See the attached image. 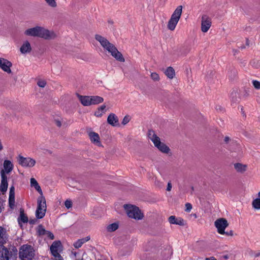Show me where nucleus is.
<instances>
[{
	"label": "nucleus",
	"mask_w": 260,
	"mask_h": 260,
	"mask_svg": "<svg viewBox=\"0 0 260 260\" xmlns=\"http://www.w3.org/2000/svg\"><path fill=\"white\" fill-rule=\"evenodd\" d=\"M37 203L38 212L41 208H46V200L44 197L42 196L39 198L38 199Z\"/></svg>",
	"instance_id": "obj_22"
},
{
	"label": "nucleus",
	"mask_w": 260,
	"mask_h": 260,
	"mask_svg": "<svg viewBox=\"0 0 260 260\" xmlns=\"http://www.w3.org/2000/svg\"><path fill=\"white\" fill-rule=\"evenodd\" d=\"M64 206L68 209L70 208L72 206V201L69 200H67L64 202Z\"/></svg>",
	"instance_id": "obj_38"
},
{
	"label": "nucleus",
	"mask_w": 260,
	"mask_h": 260,
	"mask_svg": "<svg viewBox=\"0 0 260 260\" xmlns=\"http://www.w3.org/2000/svg\"><path fill=\"white\" fill-rule=\"evenodd\" d=\"M25 34L27 36L39 37L45 39H52L55 36L53 32H50L48 30L40 26L35 27L26 30Z\"/></svg>",
	"instance_id": "obj_2"
},
{
	"label": "nucleus",
	"mask_w": 260,
	"mask_h": 260,
	"mask_svg": "<svg viewBox=\"0 0 260 260\" xmlns=\"http://www.w3.org/2000/svg\"><path fill=\"white\" fill-rule=\"evenodd\" d=\"M46 230L43 228V226L42 225H40L38 226V233L40 235H46L47 233Z\"/></svg>",
	"instance_id": "obj_33"
},
{
	"label": "nucleus",
	"mask_w": 260,
	"mask_h": 260,
	"mask_svg": "<svg viewBox=\"0 0 260 260\" xmlns=\"http://www.w3.org/2000/svg\"><path fill=\"white\" fill-rule=\"evenodd\" d=\"M89 136L90 137L91 141L94 144H96L98 146H100L101 145V142L100 141V137L98 133L95 132H90L89 133Z\"/></svg>",
	"instance_id": "obj_18"
},
{
	"label": "nucleus",
	"mask_w": 260,
	"mask_h": 260,
	"mask_svg": "<svg viewBox=\"0 0 260 260\" xmlns=\"http://www.w3.org/2000/svg\"><path fill=\"white\" fill-rule=\"evenodd\" d=\"M254 256L255 257H259L260 256V251L255 253L254 254Z\"/></svg>",
	"instance_id": "obj_54"
},
{
	"label": "nucleus",
	"mask_w": 260,
	"mask_h": 260,
	"mask_svg": "<svg viewBox=\"0 0 260 260\" xmlns=\"http://www.w3.org/2000/svg\"><path fill=\"white\" fill-rule=\"evenodd\" d=\"M214 224L217 229L218 233L220 234H224L225 233L224 230L228 226L229 223L226 219L222 218L217 219L215 221Z\"/></svg>",
	"instance_id": "obj_7"
},
{
	"label": "nucleus",
	"mask_w": 260,
	"mask_h": 260,
	"mask_svg": "<svg viewBox=\"0 0 260 260\" xmlns=\"http://www.w3.org/2000/svg\"><path fill=\"white\" fill-rule=\"evenodd\" d=\"M171 188H172V184H171V182H169L168 183L167 190L170 191L171 190Z\"/></svg>",
	"instance_id": "obj_48"
},
{
	"label": "nucleus",
	"mask_w": 260,
	"mask_h": 260,
	"mask_svg": "<svg viewBox=\"0 0 260 260\" xmlns=\"http://www.w3.org/2000/svg\"><path fill=\"white\" fill-rule=\"evenodd\" d=\"M107 122L112 126H116L118 125V118L115 114L111 113L108 117Z\"/></svg>",
	"instance_id": "obj_16"
},
{
	"label": "nucleus",
	"mask_w": 260,
	"mask_h": 260,
	"mask_svg": "<svg viewBox=\"0 0 260 260\" xmlns=\"http://www.w3.org/2000/svg\"><path fill=\"white\" fill-rule=\"evenodd\" d=\"M12 63L6 59L0 58V68L5 72L8 73H11V67Z\"/></svg>",
	"instance_id": "obj_12"
},
{
	"label": "nucleus",
	"mask_w": 260,
	"mask_h": 260,
	"mask_svg": "<svg viewBox=\"0 0 260 260\" xmlns=\"http://www.w3.org/2000/svg\"><path fill=\"white\" fill-rule=\"evenodd\" d=\"M37 84L41 87H44L46 84V82L44 80H40L38 82Z\"/></svg>",
	"instance_id": "obj_39"
},
{
	"label": "nucleus",
	"mask_w": 260,
	"mask_h": 260,
	"mask_svg": "<svg viewBox=\"0 0 260 260\" xmlns=\"http://www.w3.org/2000/svg\"><path fill=\"white\" fill-rule=\"evenodd\" d=\"M3 203H4V202L0 198V212H1L2 211V210L4 209Z\"/></svg>",
	"instance_id": "obj_46"
},
{
	"label": "nucleus",
	"mask_w": 260,
	"mask_h": 260,
	"mask_svg": "<svg viewBox=\"0 0 260 260\" xmlns=\"http://www.w3.org/2000/svg\"><path fill=\"white\" fill-rule=\"evenodd\" d=\"M89 239H90V238L89 237H87L84 238H82V239H80L78 240L80 241V243H81L82 245H83L86 242L88 241Z\"/></svg>",
	"instance_id": "obj_43"
},
{
	"label": "nucleus",
	"mask_w": 260,
	"mask_h": 260,
	"mask_svg": "<svg viewBox=\"0 0 260 260\" xmlns=\"http://www.w3.org/2000/svg\"><path fill=\"white\" fill-rule=\"evenodd\" d=\"M15 196V187L12 186L10 188L9 196Z\"/></svg>",
	"instance_id": "obj_41"
},
{
	"label": "nucleus",
	"mask_w": 260,
	"mask_h": 260,
	"mask_svg": "<svg viewBox=\"0 0 260 260\" xmlns=\"http://www.w3.org/2000/svg\"><path fill=\"white\" fill-rule=\"evenodd\" d=\"M74 255H75V256H76V252L74 253Z\"/></svg>",
	"instance_id": "obj_61"
},
{
	"label": "nucleus",
	"mask_w": 260,
	"mask_h": 260,
	"mask_svg": "<svg viewBox=\"0 0 260 260\" xmlns=\"http://www.w3.org/2000/svg\"><path fill=\"white\" fill-rule=\"evenodd\" d=\"M30 184L31 186H34L35 189L41 194H42V191L41 187L39 186L37 180L35 178L30 179Z\"/></svg>",
	"instance_id": "obj_25"
},
{
	"label": "nucleus",
	"mask_w": 260,
	"mask_h": 260,
	"mask_svg": "<svg viewBox=\"0 0 260 260\" xmlns=\"http://www.w3.org/2000/svg\"><path fill=\"white\" fill-rule=\"evenodd\" d=\"M46 235H47L48 237L51 240H53L54 238V235L51 232L47 231Z\"/></svg>",
	"instance_id": "obj_45"
},
{
	"label": "nucleus",
	"mask_w": 260,
	"mask_h": 260,
	"mask_svg": "<svg viewBox=\"0 0 260 260\" xmlns=\"http://www.w3.org/2000/svg\"><path fill=\"white\" fill-rule=\"evenodd\" d=\"M241 111L242 112L243 111V108H241Z\"/></svg>",
	"instance_id": "obj_62"
},
{
	"label": "nucleus",
	"mask_w": 260,
	"mask_h": 260,
	"mask_svg": "<svg viewBox=\"0 0 260 260\" xmlns=\"http://www.w3.org/2000/svg\"><path fill=\"white\" fill-rule=\"evenodd\" d=\"M166 75L170 79H173L175 76V70L172 67H168L165 71Z\"/></svg>",
	"instance_id": "obj_26"
},
{
	"label": "nucleus",
	"mask_w": 260,
	"mask_h": 260,
	"mask_svg": "<svg viewBox=\"0 0 260 260\" xmlns=\"http://www.w3.org/2000/svg\"><path fill=\"white\" fill-rule=\"evenodd\" d=\"M82 246V245L81 243H80V242L79 240H78L76 242H75L74 243V246L76 248H79L81 247Z\"/></svg>",
	"instance_id": "obj_40"
},
{
	"label": "nucleus",
	"mask_w": 260,
	"mask_h": 260,
	"mask_svg": "<svg viewBox=\"0 0 260 260\" xmlns=\"http://www.w3.org/2000/svg\"><path fill=\"white\" fill-rule=\"evenodd\" d=\"M4 169L1 171V176L2 174L6 175L10 173L14 168V165L9 160H5L3 164Z\"/></svg>",
	"instance_id": "obj_11"
},
{
	"label": "nucleus",
	"mask_w": 260,
	"mask_h": 260,
	"mask_svg": "<svg viewBox=\"0 0 260 260\" xmlns=\"http://www.w3.org/2000/svg\"><path fill=\"white\" fill-rule=\"evenodd\" d=\"M8 241V237L6 230L0 226V245H4Z\"/></svg>",
	"instance_id": "obj_17"
},
{
	"label": "nucleus",
	"mask_w": 260,
	"mask_h": 260,
	"mask_svg": "<svg viewBox=\"0 0 260 260\" xmlns=\"http://www.w3.org/2000/svg\"><path fill=\"white\" fill-rule=\"evenodd\" d=\"M54 257L56 258L55 260H63L60 254H59V255H56V256Z\"/></svg>",
	"instance_id": "obj_51"
},
{
	"label": "nucleus",
	"mask_w": 260,
	"mask_h": 260,
	"mask_svg": "<svg viewBox=\"0 0 260 260\" xmlns=\"http://www.w3.org/2000/svg\"><path fill=\"white\" fill-rule=\"evenodd\" d=\"M55 123H56V125L58 127H60L61 125V123L59 120H55Z\"/></svg>",
	"instance_id": "obj_52"
},
{
	"label": "nucleus",
	"mask_w": 260,
	"mask_h": 260,
	"mask_svg": "<svg viewBox=\"0 0 260 260\" xmlns=\"http://www.w3.org/2000/svg\"><path fill=\"white\" fill-rule=\"evenodd\" d=\"M19 255L21 260H32L35 256L34 249L30 245H23L20 248Z\"/></svg>",
	"instance_id": "obj_4"
},
{
	"label": "nucleus",
	"mask_w": 260,
	"mask_h": 260,
	"mask_svg": "<svg viewBox=\"0 0 260 260\" xmlns=\"http://www.w3.org/2000/svg\"><path fill=\"white\" fill-rule=\"evenodd\" d=\"M13 251L15 252V253H17V250L16 249V248L15 247H13V249H12Z\"/></svg>",
	"instance_id": "obj_57"
},
{
	"label": "nucleus",
	"mask_w": 260,
	"mask_h": 260,
	"mask_svg": "<svg viewBox=\"0 0 260 260\" xmlns=\"http://www.w3.org/2000/svg\"><path fill=\"white\" fill-rule=\"evenodd\" d=\"M124 208L129 217L138 220L143 218V213H141L139 208L136 206L125 204L124 205Z\"/></svg>",
	"instance_id": "obj_6"
},
{
	"label": "nucleus",
	"mask_w": 260,
	"mask_h": 260,
	"mask_svg": "<svg viewBox=\"0 0 260 260\" xmlns=\"http://www.w3.org/2000/svg\"><path fill=\"white\" fill-rule=\"evenodd\" d=\"M90 97L91 105L101 103L104 101L103 98L99 96H90Z\"/></svg>",
	"instance_id": "obj_23"
},
{
	"label": "nucleus",
	"mask_w": 260,
	"mask_h": 260,
	"mask_svg": "<svg viewBox=\"0 0 260 260\" xmlns=\"http://www.w3.org/2000/svg\"><path fill=\"white\" fill-rule=\"evenodd\" d=\"M20 50V52L22 54L30 52L31 50V47L30 43L27 41L24 42L21 46Z\"/></svg>",
	"instance_id": "obj_20"
},
{
	"label": "nucleus",
	"mask_w": 260,
	"mask_h": 260,
	"mask_svg": "<svg viewBox=\"0 0 260 260\" xmlns=\"http://www.w3.org/2000/svg\"><path fill=\"white\" fill-rule=\"evenodd\" d=\"M46 211V208H44V209L41 208V209H40V210H39V211L38 212V208H37L36 210V216L37 218L41 219V218H43L45 215Z\"/></svg>",
	"instance_id": "obj_27"
},
{
	"label": "nucleus",
	"mask_w": 260,
	"mask_h": 260,
	"mask_svg": "<svg viewBox=\"0 0 260 260\" xmlns=\"http://www.w3.org/2000/svg\"><path fill=\"white\" fill-rule=\"evenodd\" d=\"M103 113H104V112H101L98 109V110L94 113V115L96 117H101L103 115Z\"/></svg>",
	"instance_id": "obj_44"
},
{
	"label": "nucleus",
	"mask_w": 260,
	"mask_h": 260,
	"mask_svg": "<svg viewBox=\"0 0 260 260\" xmlns=\"http://www.w3.org/2000/svg\"><path fill=\"white\" fill-rule=\"evenodd\" d=\"M258 196L260 198V191L258 193Z\"/></svg>",
	"instance_id": "obj_60"
},
{
	"label": "nucleus",
	"mask_w": 260,
	"mask_h": 260,
	"mask_svg": "<svg viewBox=\"0 0 260 260\" xmlns=\"http://www.w3.org/2000/svg\"><path fill=\"white\" fill-rule=\"evenodd\" d=\"M223 257L225 259H227L229 258V255H224L223 256Z\"/></svg>",
	"instance_id": "obj_56"
},
{
	"label": "nucleus",
	"mask_w": 260,
	"mask_h": 260,
	"mask_svg": "<svg viewBox=\"0 0 260 260\" xmlns=\"http://www.w3.org/2000/svg\"><path fill=\"white\" fill-rule=\"evenodd\" d=\"M230 137L226 136L224 138V141L225 142V143H228L229 142V141H230Z\"/></svg>",
	"instance_id": "obj_53"
},
{
	"label": "nucleus",
	"mask_w": 260,
	"mask_h": 260,
	"mask_svg": "<svg viewBox=\"0 0 260 260\" xmlns=\"http://www.w3.org/2000/svg\"><path fill=\"white\" fill-rule=\"evenodd\" d=\"M78 98L81 104L84 106H89L91 105L90 96H83L78 95Z\"/></svg>",
	"instance_id": "obj_21"
},
{
	"label": "nucleus",
	"mask_w": 260,
	"mask_h": 260,
	"mask_svg": "<svg viewBox=\"0 0 260 260\" xmlns=\"http://www.w3.org/2000/svg\"><path fill=\"white\" fill-rule=\"evenodd\" d=\"M118 228V224L116 223H113L109 224L107 226V230L109 232H114Z\"/></svg>",
	"instance_id": "obj_29"
},
{
	"label": "nucleus",
	"mask_w": 260,
	"mask_h": 260,
	"mask_svg": "<svg viewBox=\"0 0 260 260\" xmlns=\"http://www.w3.org/2000/svg\"><path fill=\"white\" fill-rule=\"evenodd\" d=\"M130 119H131V118H130L129 116L126 115L125 116H124V117L123 119V120L122 121V124L123 125H125L129 121Z\"/></svg>",
	"instance_id": "obj_36"
},
{
	"label": "nucleus",
	"mask_w": 260,
	"mask_h": 260,
	"mask_svg": "<svg viewBox=\"0 0 260 260\" xmlns=\"http://www.w3.org/2000/svg\"><path fill=\"white\" fill-rule=\"evenodd\" d=\"M211 25V19L206 15H204L202 18L201 30L204 32H206L210 28Z\"/></svg>",
	"instance_id": "obj_10"
},
{
	"label": "nucleus",
	"mask_w": 260,
	"mask_h": 260,
	"mask_svg": "<svg viewBox=\"0 0 260 260\" xmlns=\"http://www.w3.org/2000/svg\"><path fill=\"white\" fill-rule=\"evenodd\" d=\"M246 45L248 46L249 45V40L248 39H246Z\"/></svg>",
	"instance_id": "obj_58"
},
{
	"label": "nucleus",
	"mask_w": 260,
	"mask_h": 260,
	"mask_svg": "<svg viewBox=\"0 0 260 260\" xmlns=\"http://www.w3.org/2000/svg\"><path fill=\"white\" fill-rule=\"evenodd\" d=\"M106 108V106L103 105L98 108L101 112H104Z\"/></svg>",
	"instance_id": "obj_47"
},
{
	"label": "nucleus",
	"mask_w": 260,
	"mask_h": 260,
	"mask_svg": "<svg viewBox=\"0 0 260 260\" xmlns=\"http://www.w3.org/2000/svg\"><path fill=\"white\" fill-rule=\"evenodd\" d=\"M234 168L237 172L243 173L246 171L247 166L241 163H236L234 164Z\"/></svg>",
	"instance_id": "obj_24"
},
{
	"label": "nucleus",
	"mask_w": 260,
	"mask_h": 260,
	"mask_svg": "<svg viewBox=\"0 0 260 260\" xmlns=\"http://www.w3.org/2000/svg\"><path fill=\"white\" fill-rule=\"evenodd\" d=\"M47 4L52 7H56L57 5L55 1L54 0H45Z\"/></svg>",
	"instance_id": "obj_34"
},
{
	"label": "nucleus",
	"mask_w": 260,
	"mask_h": 260,
	"mask_svg": "<svg viewBox=\"0 0 260 260\" xmlns=\"http://www.w3.org/2000/svg\"><path fill=\"white\" fill-rule=\"evenodd\" d=\"M231 102L232 104L238 102L239 93L236 91H233L231 93Z\"/></svg>",
	"instance_id": "obj_28"
},
{
	"label": "nucleus",
	"mask_w": 260,
	"mask_h": 260,
	"mask_svg": "<svg viewBox=\"0 0 260 260\" xmlns=\"http://www.w3.org/2000/svg\"><path fill=\"white\" fill-rule=\"evenodd\" d=\"M8 181L6 175L2 174L1 176V183L0 185V190L2 192H5L8 188Z\"/></svg>",
	"instance_id": "obj_15"
},
{
	"label": "nucleus",
	"mask_w": 260,
	"mask_h": 260,
	"mask_svg": "<svg viewBox=\"0 0 260 260\" xmlns=\"http://www.w3.org/2000/svg\"><path fill=\"white\" fill-rule=\"evenodd\" d=\"M9 204L11 208H13L15 204V196H9Z\"/></svg>",
	"instance_id": "obj_32"
},
{
	"label": "nucleus",
	"mask_w": 260,
	"mask_h": 260,
	"mask_svg": "<svg viewBox=\"0 0 260 260\" xmlns=\"http://www.w3.org/2000/svg\"><path fill=\"white\" fill-rule=\"evenodd\" d=\"M224 234H226L228 236H233V232L232 231H230V232H225Z\"/></svg>",
	"instance_id": "obj_50"
},
{
	"label": "nucleus",
	"mask_w": 260,
	"mask_h": 260,
	"mask_svg": "<svg viewBox=\"0 0 260 260\" xmlns=\"http://www.w3.org/2000/svg\"><path fill=\"white\" fill-rule=\"evenodd\" d=\"M12 256V252L4 245H0V260H9Z\"/></svg>",
	"instance_id": "obj_9"
},
{
	"label": "nucleus",
	"mask_w": 260,
	"mask_h": 260,
	"mask_svg": "<svg viewBox=\"0 0 260 260\" xmlns=\"http://www.w3.org/2000/svg\"><path fill=\"white\" fill-rule=\"evenodd\" d=\"M95 39L100 42L103 48L111 55L118 61L123 62L124 58L123 57L122 54L118 51L116 47L112 43H111L106 38L99 35H96Z\"/></svg>",
	"instance_id": "obj_1"
},
{
	"label": "nucleus",
	"mask_w": 260,
	"mask_h": 260,
	"mask_svg": "<svg viewBox=\"0 0 260 260\" xmlns=\"http://www.w3.org/2000/svg\"><path fill=\"white\" fill-rule=\"evenodd\" d=\"M168 221L171 224H177L179 225H184L185 224V221L181 218H177L175 216L172 215L168 218Z\"/></svg>",
	"instance_id": "obj_14"
},
{
	"label": "nucleus",
	"mask_w": 260,
	"mask_h": 260,
	"mask_svg": "<svg viewBox=\"0 0 260 260\" xmlns=\"http://www.w3.org/2000/svg\"><path fill=\"white\" fill-rule=\"evenodd\" d=\"M61 246V244L60 241H55L53 242L50 246V249L51 253L53 256L59 255L60 254L58 253V249Z\"/></svg>",
	"instance_id": "obj_13"
},
{
	"label": "nucleus",
	"mask_w": 260,
	"mask_h": 260,
	"mask_svg": "<svg viewBox=\"0 0 260 260\" xmlns=\"http://www.w3.org/2000/svg\"><path fill=\"white\" fill-rule=\"evenodd\" d=\"M182 11V6H179L174 11L168 23L167 26L169 29L171 30L175 29L176 25L180 18Z\"/></svg>",
	"instance_id": "obj_5"
},
{
	"label": "nucleus",
	"mask_w": 260,
	"mask_h": 260,
	"mask_svg": "<svg viewBox=\"0 0 260 260\" xmlns=\"http://www.w3.org/2000/svg\"><path fill=\"white\" fill-rule=\"evenodd\" d=\"M252 84L256 89H260V82L257 80H253Z\"/></svg>",
	"instance_id": "obj_35"
},
{
	"label": "nucleus",
	"mask_w": 260,
	"mask_h": 260,
	"mask_svg": "<svg viewBox=\"0 0 260 260\" xmlns=\"http://www.w3.org/2000/svg\"><path fill=\"white\" fill-rule=\"evenodd\" d=\"M28 222H29V223L30 224H35L37 222V219H30L29 220H28Z\"/></svg>",
	"instance_id": "obj_49"
},
{
	"label": "nucleus",
	"mask_w": 260,
	"mask_h": 260,
	"mask_svg": "<svg viewBox=\"0 0 260 260\" xmlns=\"http://www.w3.org/2000/svg\"><path fill=\"white\" fill-rule=\"evenodd\" d=\"M166 252L167 253V255L164 257V259H167L172 254L173 251L171 247L170 246H167L165 249Z\"/></svg>",
	"instance_id": "obj_31"
},
{
	"label": "nucleus",
	"mask_w": 260,
	"mask_h": 260,
	"mask_svg": "<svg viewBox=\"0 0 260 260\" xmlns=\"http://www.w3.org/2000/svg\"><path fill=\"white\" fill-rule=\"evenodd\" d=\"M240 48L241 49H244L245 48V46H242L240 47Z\"/></svg>",
	"instance_id": "obj_59"
},
{
	"label": "nucleus",
	"mask_w": 260,
	"mask_h": 260,
	"mask_svg": "<svg viewBox=\"0 0 260 260\" xmlns=\"http://www.w3.org/2000/svg\"><path fill=\"white\" fill-rule=\"evenodd\" d=\"M151 78L154 81H158L159 79V75L156 73H152L151 74Z\"/></svg>",
	"instance_id": "obj_37"
},
{
	"label": "nucleus",
	"mask_w": 260,
	"mask_h": 260,
	"mask_svg": "<svg viewBox=\"0 0 260 260\" xmlns=\"http://www.w3.org/2000/svg\"><path fill=\"white\" fill-rule=\"evenodd\" d=\"M185 211L187 212H189L192 209V205L190 203H187L185 204Z\"/></svg>",
	"instance_id": "obj_42"
},
{
	"label": "nucleus",
	"mask_w": 260,
	"mask_h": 260,
	"mask_svg": "<svg viewBox=\"0 0 260 260\" xmlns=\"http://www.w3.org/2000/svg\"><path fill=\"white\" fill-rule=\"evenodd\" d=\"M148 137L152 141L154 146L164 153H169L170 149L165 144L160 142V138L155 134L153 130L148 131Z\"/></svg>",
	"instance_id": "obj_3"
},
{
	"label": "nucleus",
	"mask_w": 260,
	"mask_h": 260,
	"mask_svg": "<svg viewBox=\"0 0 260 260\" xmlns=\"http://www.w3.org/2000/svg\"><path fill=\"white\" fill-rule=\"evenodd\" d=\"M252 206L256 209H260V198H257L253 201Z\"/></svg>",
	"instance_id": "obj_30"
},
{
	"label": "nucleus",
	"mask_w": 260,
	"mask_h": 260,
	"mask_svg": "<svg viewBox=\"0 0 260 260\" xmlns=\"http://www.w3.org/2000/svg\"><path fill=\"white\" fill-rule=\"evenodd\" d=\"M18 222L20 226H22V223H27L28 221V219L27 215L24 213V210L21 209L20 212V215L18 218Z\"/></svg>",
	"instance_id": "obj_19"
},
{
	"label": "nucleus",
	"mask_w": 260,
	"mask_h": 260,
	"mask_svg": "<svg viewBox=\"0 0 260 260\" xmlns=\"http://www.w3.org/2000/svg\"><path fill=\"white\" fill-rule=\"evenodd\" d=\"M19 164L23 167H32L36 164V160L30 157H24L19 156Z\"/></svg>",
	"instance_id": "obj_8"
},
{
	"label": "nucleus",
	"mask_w": 260,
	"mask_h": 260,
	"mask_svg": "<svg viewBox=\"0 0 260 260\" xmlns=\"http://www.w3.org/2000/svg\"><path fill=\"white\" fill-rule=\"evenodd\" d=\"M205 260H216L214 257L206 258Z\"/></svg>",
	"instance_id": "obj_55"
}]
</instances>
